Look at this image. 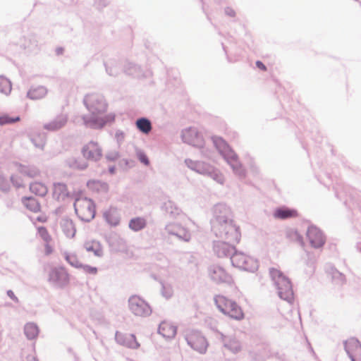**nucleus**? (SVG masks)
Here are the masks:
<instances>
[{"mask_svg": "<svg viewBox=\"0 0 361 361\" xmlns=\"http://www.w3.org/2000/svg\"><path fill=\"white\" fill-rule=\"evenodd\" d=\"M27 361H38L37 359L33 355H27Z\"/></svg>", "mask_w": 361, "mask_h": 361, "instance_id": "obj_56", "label": "nucleus"}, {"mask_svg": "<svg viewBox=\"0 0 361 361\" xmlns=\"http://www.w3.org/2000/svg\"><path fill=\"white\" fill-rule=\"evenodd\" d=\"M214 302L217 308L224 314L236 320H241L244 317L241 307L235 302L223 295L214 297Z\"/></svg>", "mask_w": 361, "mask_h": 361, "instance_id": "obj_6", "label": "nucleus"}, {"mask_svg": "<svg viewBox=\"0 0 361 361\" xmlns=\"http://www.w3.org/2000/svg\"><path fill=\"white\" fill-rule=\"evenodd\" d=\"M128 307L131 313L136 317H147L151 315L152 310L149 305L138 295H132L128 299Z\"/></svg>", "mask_w": 361, "mask_h": 361, "instance_id": "obj_10", "label": "nucleus"}, {"mask_svg": "<svg viewBox=\"0 0 361 361\" xmlns=\"http://www.w3.org/2000/svg\"><path fill=\"white\" fill-rule=\"evenodd\" d=\"M74 209L77 216L82 221L90 222L95 216V204L90 199H77L74 203Z\"/></svg>", "mask_w": 361, "mask_h": 361, "instance_id": "obj_7", "label": "nucleus"}, {"mask_svg": "<svg viewBox=\"0 0 361 361\" xmlns=\"http://www.w3.org/2000/svg\"><path fill=\"white\" fill-rule=\"evenodd\" d=\"M84 247L87 251L92 252L97 257H101L103 255V250L101 245L97 241L86 242L84 244Z\"/></svg>", "mask_w": 361, "mask_h": 361, "instance_id": "obj_36", "label": "nucleus"}, {"mask_svg": "<svg viewBox=\"0 0 361 361\" xmlns=\"http://www.w3.org/2000/svg\"><path fill=\"white\" fill-rule=\"evenodd\" d=\"M185 164L192 171L207 176L221 185L224 184V177L223 174L209 164L201 161H193L190 159H185Z\"/></svg>", "mask_w": 361, "mask_h": 361, "instance_id": "obj_5", "label": "nucleus"}, {"mask_svg": "<svg viewBox=\"0 0 361 361\" xmlns=\"http://www.w3.org/2000/svg\"><path fill=\"white\" fill-rule=\"evenodd\" d=\"M182 140L188 145L196 147H202L204 144L202 135L197 131V128L190 127L182 130Z\"/></svg>", "mask_w": 361, "mask_h": 361, "instance_id": "obj_12", "label": "nucleus"}, {"mask_svg": "<svg viewBox=\"0 0 361 361\" xmlns=\"http://www.w3.org/2000/svg\"><path fill=\"white\" fill-rule=\"evenodd\" d=\"M80 268L82 269V270L85 273H87V274H90L94 275V274H96L97 273V267H91V266L87 265V264H82V267H80Z\"/></svg>", "mask_w": 361, "mask_h": 361, "instance_id": "obj_48", "label": "nucleus"}, {"mask_svg": "<svg viewBox=\"0 0 361 361\" xmlns=\"http://www.w3.org/2000/svg\"><path fill=\"white\" fill-rule=\"evenodd\" d=\"M11 182L12 183L13 185L17 188L23 187V180L21 178L18 176L12 175L11 176Z\"/></svg>", "mask_w": 361, "mask_h": 361, "instance_id": "obj_47", "label": "nucleus"}, {"mask_svg": "<svg viewBox=\"0 0 361 361\" xmlns=\"http://www.w3.org/2000/svg\"><path fill=\"white\" fill-rule=\"evenodd\" d=\"M161 209L172 218L176 217L181 212V209L171 200H167L164 202Z\"/></svg>", "mask_w": 361, "mask_h": 361, "instance_id": "obj_28", "label": "nucleus"}, {"mask_svg": "<svg viewBox=\"0 0 361 361\" xmlns=\"http://www.w3.org/2000/svg\"><path fill=\"white\" fill-rule=\"evenodd\" d=\"M66 164L70 169L77 170H85L87 168L88 164L80 158L69 157L66 160Z\"/></svg>", "mask_w": 361, "mask_h": 361, "instance_id": "obj_27", "label": "nucleus"}, {"mask_svg": "<svg viewBox=\"0 0 361 361\" xmlns=\"http://www.w3.org/2000/svg\"><path fill=\"white\" fill-rule=\"evenodd\" d=\"M7 295L16 303L19 302L18 298L15 295L14 293L11 290H8L6 292Z\"/></svg>", "mask_w": 361, "mask_h": 361, "instance_id": "obj_51", "label": "nucleus"}, {"mask_svg": "<svg viewBox=\"0 0 361 361\" xmlns=\"http://www.w3.org/2000/svg\"><path fill=\"white\" fill-rule=\"evenodd\" d=\"M30 140L35 147L43 149L46 143V136L44 134H39L35 137H31Z\"/></svg>", "mask_w": 361, "mask_h": 361, "instance_id": "obj_41", "label": "nucleus"}, {"mask_svg": "<svg viewBox=\"0 0 361 361\" xmlns=\"http://www.w3.org/2000/svg\"><path fill=\"white\" fill-rule=\"evenodd\" d=\"M104 217L108 224L114 226H116L120 222V218L115 209H110L106 211L104 213Z\"/></svg>", "mask_w": 361, "mask_h": 361, "instance_id": "obj_32", "label": "nucleus"}, {"mask_svg": "<svg viewBox=\"0 0 361 361\" xmlns=\"http://www.w3.org/2000/svg\"><path fill=\"white\" fill-rule=\"evenodd\" d=\"M52 247L49 245V243H46L45 245V254L47 255H50L52 252Z\"/></svg>", "mask_w": 361, "mask_h": 361, "instance_id": "obj_54", "label": "nucleus"}, {"mask_svg": "<svg viewBox=\"0 0 361 361\" xmlns=\"http://www.w3.org/2000/svg\"><path fill=\"white\" fill-rule=\"evenodd\" d=\"M47 281L55 288L63 289L70 282L69 274L63 267H55L50 269Z\"/></svg>", "mask_w": 361, "mask_h": 361, "instance_id": "obj_9", "label": "nucleus"}, {"mask_svg": "<svg viewBox=\"0 0 361 361\" xmlns=\"http://www.w3.org/2000/svg\"><path fill=\"white\" fill-rule=\"evenodd\" d=\"M146 226L147 221L145 219L142 217L133 218L130 220L128 224V227L135 232L142 230L146 227Z\"/></svg>", "mask_w": 361, "mask_h": 361, "instance_id": "obj_31", "label": "nucleus"}, {"mask_svg": "<svg viewBox=\"0 0 361 361\" xmlns=\"http://www.w3.org/2000/svg\"><path fill=\"white\" fill-rule=\"evenodd\" d=\"M109 171L111 174H114L116 171V167L114 166H110L109 168Z\"/></svg>", "mask_w": 361, "mask_h": 361, "instance_id": "obj_57", "label": "nucleus"}, {"mask_svg": "<svg viewBox=\"0 0 361 361\" xmlns=\"http://www.w3.org/2000/svg\"><path fill=\"white\" fill-rule=\"evenodd\" d=\"M135 125L137 128L144 134H148L152 128L150 120L145 117L137 118Z\"/></svg>", "mask_w": 361, "mask_h": 361, "instance_id": "obj_29", "label": "nucleus"}, {"mask_svg": "<svg viewBox=\"0 0 361 361\" xmlns=\"http://www.w3.org/2000/svg\"><path fill=\"white\" fill-rule=\"evenodd\" d=\"M210 223L212 231L216 238L230 243H239L241 236L239 227L234 224L231 210L226 204L214 205Z\"/></svg>", "mask_w": 361, "mask_h": 361, "instance_id": "obj_1", "label": "nucleus"}, {"mask_svg": "<svg viewBox=\"0 0 361 361\" xmlns=\"http://www.w3.org/2000/svg\"><path fill=\"white\" fill-rule=\"evenodd\" d=\"M230 260L233 267L250 272H255L259 267L257 259L245 255L243 252H238L236 250L231 255Z\"/></svg>", "mask_w": 361, "mask_h": 361, "instance_id": "obj_8", "label": "nucleus"}, {"mask_svg": "<svg viewBox=\"0 0 361 361\" xmlns=\"http://www.w3.org/2000/svg\"><path fill=\"white\" fill-rule=\"evenodd\" d=\"M124 161H125L126 165L128 164V161L127 159H125Z\"/></svg>", "mask_w": 361, "mask_h": 361, "instance_id": "obj_60", "label": "nucleus"}, {"mask_svg": "<svg viewBox=\"0 0 361 361\" xmlns=\"http://www.w3.org/2000/svg\"><path fill=\"white\" fill-rule=\"evenodd\" d=\"M137 158L139 161L145 164V166H148L149 164V161L147 156L142 152H139L137 153Z\"/></svg>", "mask_w": 361, "mask_h": 361, "instance_id": "obj_50", "label": "nucleus"}, {"mask_svg": "<svg viewBox=\"0 0 361 361\" xmlns=\"http://www.w3.org/2000/svg\"><path fill=\"white\" fill-rule=\"evenodd\" d=\"M269 274L277 290L279 297L290 303L294 294L290 279L281 271L274 267L269 269Z\"/></svg>", "mask_w": 361, "mask_h": 361, "instance_id": "obj_4", "label": "nucleus"}, {"mask_svg": "<svg viewBox=\"0 0 361 361\" xmlns=\"http://www.w3.org/2000/svg\"><path fill=\"white\" fill-rule=\"evenodd\" d=\"M68 122V115L61 114L54 119L44 125V128L49 131H56L63 128Z\"/></svg>", "mask_w": 361, "mask_h": 361, "instance_id": "obj_20", "label": "nucleus"}, {"mask_svg": "<svg viewBox=\"0 0 361 361\" xmlns=\"http://www.w3.org/2000/svg\"><path fill=\"white\" fill-rule=\"evenodd\" d=\"M83 104L91 115L82 116L84 124L93 129H101L106 123L115 120L114 114H109L104 116L99 115L104 114L108 107V104L104 97L99 93L87 94L83 99Z\"/></svg>", "mask_w": 361, "mask_h": 361, "instance_id": "obj_2", "label": "nucleus"}, {"mask_svg": "<svg viewBox=\"0 0 361 361\" xmlns=\"http://www.w3.org/2000/svg\"><path fill=\"white\" fill-rule=\"evenodd\" d=\"M96 4L99 7H101L105 6L107 4V2L106 1V0H100L99 1H97V0H96Z\"/></svg>", "mask_w": 361, "mask_h": 361, "instance_id": "obj_55", "label": "nucleus"}, {"mask_svg": "<svg viewBox=\"0 0 361 361\" xmlns=\"http://www.w3.org/2000/svg\"><path fill=\"white\" fill-rule=\"evenodd\" d=\"M11 187L8 181L1 174H0V190L4 193L9 191Z\"/></svg>", "mask_w": 361, "mask_h": 361, "instance_id": "obj_45", "label": "nucleus"}, {"mask_svg": "<svg viewBox=\"0 0 361 361\" xmlns=\"http://www.w3.org/2000/svg\"><path fill=\"white\" fill-rule=\"evenodd\" d=\"M65 259L69 263L72 267L75 268H80L82 267V263H80L77 257L75 255L69 254L68 252L64 253Z\"/></svg>", "mask_w": 361, "mask_h": 361, "instance_id": "obj_42", "label": "nucleus"}, {"mask_svg": "<svg viewBox=\"0 0 361 361\" xmlns=\"http://www.w3.org/2000/svg\"><path fill=\"white\" fill-rule=\"evenodd\" d=\"M18 171L20 173L24 174L30 178L36 177L39 174V169L35 166H23L20 164Z\"/></svg>", "mask_w": 361, "mask_h": 361, "instance_id": "obj_38", "label": "nucleus"}, {"mask_svg": "<svg viewBox=\"0 0 361 361\" xmlns=\"http://www.w3.org/2000/svg\"><path fill=\"white\" fill-rule=\"evenodd\" d=\"M185 341L188 345L200 354H205L208 347V342L202 334L197 331H191L185 334Z\"/></svg>", "mask_w": 361, "mask_h": 361, "instance_id": "obj_11", "label": "nucleus"}, {"mask_svg": "<svg viewBox=\"0 0 361 361\" xmlns=\"http://www.w3.org/2000/svg\"><path fill=\"white\" fill-rule=\"evenodd\" d=\"M360 252H361V247H360Z\"/></svg>", "mask_w": 361, "mask_h": 361, "instance_id": "obj_61", "label": "nucleus"}, {"mask_svg": "<svg viewBox=\"0 0 361 361\" xmlns=\"http://www.w3.org/2000/svg\"><path fill=\"white\" fill-rule=\"evenodd\" d=\"M30 190L36 195H39L41 197L45 196L48 192L47 186L44 184L39 182H35L30 183Z\"/></svg>", "mask_w": 361, "mask_h": 361, "instance_id": "obj_37", "label": "nucleus"}, {"mask_svg": "<svg viewBox=\"0 0 361 361\" xmlns=\"http://www.w3.org/2000/svg\"><path fill=\"white\" fill-rule=\"evenodd\" d=\"M208 272L210 279L216 283H230L232 281L231 276L220 266H210L208 269Z\"/></svg>", "mask_w": 361, "mask_h": 361, "instance_id": "obj_14", "label": "nucleus"}, {"mask_svg": "<svg viewBox=\"0 0 361 361\" xmlns=\"http://www.w3.org/2000/svg\"><path fill=\"white\" fill-rule=\"evenodd\" d=\"M56 54L58 55H59V54H61L63 53V49L61 47H59V48L56 49Z\"/></svg>", "mask_w": 361, "mask_h": 361, "instance_id": "obj_58", "label": "nucleus"}, {"mask_svg": "<svg viewBox=\"0 0 361 361\" xmlns=\"http://www.w3.org/2000/svg\"><path fill=\"white\" fill-rule=\"evenodd\" d=\"M38 233L40 237L43 239L46 243H49L51 240L50 235L49 234L47 228L44 226H41L38 228Z\"/></svg>", "mask_w": 361, "mask_h": 361, "instance_id": "obj_46", "label": "nucleus"}, {"mask_svg": "<svg viewBox=\"0 0 361 361\" xmlns=\"http://www.w3.org/2000/svg\"><path fill=\"white\" fill-rule=\"evenodd\" d=\"M60 224L63 233L67 238H73L75 236L76 229L75 224L71 219L68 217L62 218Z\"/></svg>", "mask_w": 361, "mask_h": 361, "instance_id": "obj_23", "label": "nucleus"}, {"mask_svg": "<svg viewBox=\"0 0 361 361\" xmlns=\"http://www.w3.org/2000/svg\"><path fill=\"white\" fill-rule=\"evenodd\" d=\"M176 326L166 322H162L159 324L158 329L159 334H161L163 337L167 338H172L175 337L176 335Z\"/></svg>", "mask_w": 361, "mask_h": 361, "instance_id": "obj_24", "label": "nucleus"}, {"mask_svg": "<svg viewBox=\"0 0 361 361\" xmlns=\"http://www.w3.org/2000/svg\"><path fill=\"white\" fill-rule=\"evenodd\" d=\"M297 212L295 209L282 207L277 208L274 212V216L279 219H286L295 216Z\"/></svg>", "mask_w": 361, "mask_h": 361, "instance_id": "obj_26", "label": "nucleus"}, {"mask_svg": "<svg viewBox=\"0 0 361 361\" xmlns=\"http://www.w3.org/2000/svg\"><path fill=\"white\" fill-rule=\"evenodd\" d=\"M20 120V116L11 117L8 114L0 116V125L12 124Z\"/></svg>", "mask_w": 361, "mask_h": 361, "instance_id": "obj_43", "label": "nucleus"}, {"mask_svg": "<svg viewBox=\"0 0 361 361\" xmlns=\"http://www.w3.org/2000/svg\"><path fill=\"white\" fill-rule=\"evenodd\" d=\"M11 81L4 75H0V92L5 94L6 95H8L11 93Z\"/></svg>", "mask_w": 361, "mask_h": 361, "instance_id": "obj_40", "label": "nucleus"}, {"mask_svg": "<svg viewBox=\"0 0 361 361\" xmlns=\"http://www.w3.org/2000/svg\"><path fill=\"white\" fill-rule=\"evenodd\" d=\"M24 334L27 339H35L39 334L38 326L36 324L32 322L27 323L24 327Z\"/></svg>", "mask_w": 361, "mask_h": 361, "instance_id": "obj_33", "label": "nucleus"}, {"mask_svg": "<svg viewBox=\"0 0 361 361\" xmlns=\"http://www.w3.org/2000/svg\"><path fill=\"white\" fill-rule=\"evenodd\" d=\"M234 243H230L224 240H214L213 251L214 254L219 258L229 257L235 250V247L233 245Z\"/></svg>", "mask_w": 361, "mask_h": 361, "instance_id": "obj_13", "label": "nucleus"}, {"mask_svg": "<svg viewBox=\"0 0 361 361\" xmlns=\"http://www.w3.org/2000/svg\"><path fill=\"white\" fill-rule=\"evenodd\" d=\"M115 340L118 344L129 348L137 349L140 347V343L137 341L134 334H123L116 331Z\"/></svg>", "mask_w": 361, "mask_h": 361, "instance_id": "obj_19", "label": "nucleus"}, {"mask_svg": "<svg viewBox=\"0 0 361 361\" xmlns=\"http://www.w3.org/2000/svg\"><path fill=\"white\" fill-rule=\"evenodd\" d=\"M161 283V293L163 297L166 299H169L173 295V289L170 285H166L164 283Z\"/></svg>", "mask_w": 361, "mask_h": 361, "instance_id": "obj_44", "label": "nucleus"}, {"mask_svg": "<svg viewBox=\"0 0 361 361\" xmlns=\"http://www.w3.org/2000/svg\"><path fill=\"white\" fill-rule=\"evenodd\" d=\"M82 154L86 159L97 161L102 156V151L97 142L91 141L82 147Z\"/></svg>", "mask_w": 361, "mask_h": 361, "instance_id": "obj_16", "label": "nucleus"}, {"mask_svg": "<svg viewBox=\"0 0 361 361\" xmlns=\"http://www.w3.org/2000/svg\"><path fill=\"white\" fill-rule=\"evenodd\" d=\"M329 274L334 282L338 285H343L345 282V276L334 267H331Z\"/></svg>", "mask_w": 361, "mask_h": 361, "instance_id": "obj_39", "label": "nucleus"}, {"mask_svg": "<svg viewBox=\"0 0 361 361\" xmlns=\"http://www.w3.org/2000/svg\"><path fill=\"white\" fill-rule=\"evenodd\" d=\"M123 72L127 75H133L134 77L142 75L140 67L130 62H126L123 65Z\"/></svg>", "mask_w": 361, "mask_h": 361, "instance_id": "obj_34", "label": "nucleus"}, {"mask_svg": "<svg viewBox=\"0 0 361 361\" xmlns=\"http://www.w3.org/2000/svg\"><path fill=\"white\" fill-rule=\"evenodd\" d=\"M47 94V89L42 85L32 87L27 93V97L32 100L41 99Z\"/></svg>", "mask_w": 361, "mask_h": 361, "instance_id": "obj_25", "label": "nucleus"}, {"mask_svg": "<svg viewBox=\"0 0 361 361\" xmlns=\"http://www.w3.org/2000/svg\"><path fill=\"white\" fill-rule=\"evenodd\" d=\"M120 134H121V135H123V133H118V132H117V133H116V136H117V137H118Z\"/></svg>", "mask_w": 361, "mask_h": 361, "instance_id": "obj_59", "label": "nucleus"}, {"mask_svg": "<svg viewBox=\"0 0 361 361\" xmlns=\"http://www.w3.org/2000/svg\"><path fill=\"white\" fill-rule=\"evenodd\" d=\"M119 157V153L118 151H110L106 154V159L109 161H116Z\"/></svg>", "mask_w": 361, "mask_h": 361, "instance_id": "obj_49", "label": "nucleus"}, {"mask_svg": "<svg viewBox=\"0 0 361 361\" xmlns=\"http://www.w3.org/2000/svg\"><path fill=\"white\" fill-rule=\"evenodd\" d=\"M165 231L169 235H173L178 239L185 242H188L191 238L190 232L185 228L178 224H167L165 226Z\"/></svg>", "mask_w": 361, "mask_h": 361, "instance_id": "obj_18", "label": "nucleus"}, {"mask_svg": "<svg viewBox=\"0 0 361 361\" xmlns=\"http://www.w3.org/2000/svg\"><path fill=\"white\" fill-rule=\"evenodd\" d=\"M307 237L310 245L314 248H320L325 243V236L323 233L314 226L308 227Z\"/></svg>", "mask_w": 361, "mask_h": 361, "instance_id": "obj_17", "label": "nucleus"}, {"mask_svg": "<svg viewBox=\"0 0 361 361\" xmlns=\"http://www.w3.org/2000/svg\"><path fill=\"white\" fill-rule=\"evenodd\" d=\"M22 202L24 206L31 212L36 213L40 210L39 202L33 197H23L22 198Z\"/></svg>", "mask_w": 361, "mask_h": 361, "instance_id": "obj_30", "label": "nucleus"}, {"mask_svg": "<svg viewBox=\"0 0 361 361\" xmlns=\"http://www.w3.org/2000/svg\"><path fill=\"white\" fill-rule=\"evenodd\" d=\"M225 13L231 17H233L235 15V12L231 8L227 7L225 8Z\"/></svg>", "mask_w": 361, "mask_h": 361, "instance_id": "obj_52", "label": "nucleus"}, {"mask_svg": "<svg viewBox=\"0 0 361 361\" xmlns=\"http://www.w3.org/2000/svg\"><path fill=\"white\" fill-rule=\"evenodd\" d=\"M344 347L351 361H361V343L357 339L351 338L347 340Z\"/></svg>", "mask_w": 361, "mask_h": 361, "instance_id": "obj_15", "label": "nucleus"}, {"mask_svg": "<svg viewBox=\"0 0 361 361\" xmlns=\"http://www.w3.org/2000/svg\"><path fill=\"white\" fill-rule=\"evenodd\" d=\"M212 139L214 145L231 166L233 172L240 177H244L245 174V170L238 160L237 154L221 137L214 136Z\"/></svg>", "mask_w": 361, "mask_h": 361, "instance_id": "obj_3", "label": "nucleus"}, {"mask_svg": "<svg viewBox=\"0 0 361 361\" xmlns=\"http://www.w3.org/2000/svg\"><path fill=\"white\" fill-rule=\"evenodd\" d=\"M256 66L258 68H259L260 70L262 71H266L267 70V67L266 66L260 61H256Z\"/></svg>", "mask_w": 361, "mask_h": 361, "instance_id": "obj_53", "label": "nucleus"}, {"mask_svg": "<svg viewBox=\"0 0 361 361\" xmlns=\"http://www.w3.org/2000/svg\"><path fill=\"white\" fill-rule=\"evenodd\" d=\"M53 197L58 201L64 200L69 197L67 186L62 183H55L53 185Z\"/></svg>", "mask_w": 361, "mask_h": 361, "instance_id": "obj_22", "label": "nucleus"}, {"mask_svg": "<svg viewBox=\"0 0 361 361\" xmlns=\"http://www.w3.org/2000/svg\"><path fill=\"white\" fill-rule=\"evenodd\" d=\"M222 337H224V345L226 348H227L233 353H238L241 350L242 346L238 341L231 338L227 340L226 336L223 335Z\"/></svg>", "mask_w": 361, "mask_h": 361, "instance_id": "obj_35", "label": "nucleus"}, {"mask_svg": "<svg viewBox=\"0 0 361 361\" xmlns=\"http://www.w3.org/2000/svg\"><path fill=\"white\" fill-rule=\"evenodd\" d=\"M106 71L110 76H116L123 71L120 61L116 59H109L104 62Z\"/></svg>", "mask_w": 361, "mask_h": 361, "instance_id": "obj_21", "label": "nucleus"}]
</instances>
